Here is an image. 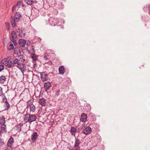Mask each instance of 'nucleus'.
<instances>
[{"label": "nucleus", "instance_id": "nucleus-1", "mask_svg": "<svg viewBox=\"0 0 150 150\" xmlns=\"http://www.w3.org/2000/svg\"><path fill=\"white\" fill-rule=\"evenodd\" d=\"M19 59L15 58L18 60V62L19 63V64H17L16 67L18 68L23 73L26 70V67L24 63L25 61V56L23 55H20L19 56Z\"/></svg>", "mask_w": 150, "mask_h": 150}, {"label": "nucleus", "instance_id": "nucleus-2", "mask_svg": "<svg viewBox=\"0 0 150 150\" xmlns=\"http://www.w3.org/2000/svg\"><path fill=\"white\" fill-rule=\"evenodd\" d=\"M1 64H4L6 67L10 68H12L14 66L16 67L17 64H19L16 59H15L12 62L11 60H8L7 58H5L1 60Z\"/></svg>", "mask_w": 150, "mask_h": 150}, {"label": "nucleus", "instance_id": "nucleus-3", "mask_svg": "<svg viewBox=\"0 0 150 150\" xmlns=\"http://www.w3.org/2000/svg\"><path fill=\"white\" fill-rule=\"evenodd\" d=\"M37 117L35 115L27 113L24 115L23 120L25 123L29 122L30 123L35 121Z\"/></svg>", "mask_w": 150, "mask_h": 150}, {"label": "nucleus", "instance_id": "nucleus-4", "mask_svg": "<svg viewBox=\"0 0 150 150\" xmlns=\"http://www.w3.org/2000/svg\"><path fill=\"white\" fill-rule=\"evenodd\" d=\"M21 15L19 12H16L14 16H12L11 18L10 22L12 26L14 28L16 26L15 22H18L19 21Z\"/></svg>", "mask_w": 150, "mask_h": 150}, {"label": "nucleus", "instance_id": "nucleus-5", "mask_svg": "<svg viewBox=\"0 0 150 150\" xmlns=\"http://www.w3.org/2000/svg\"><path fill=\"white\" fill-rule=\"evenodd\" d=\"M49 22L51 25L54 26L59 23V20L57 18L50 17L49 19Z\"/></svg>", "mask_w": 150, "mask_h": 150}, {"label": "nucleus", "instance_id": "nucleus-6", "mask_svg": "<svg viewBox=\"0 0 150 150\" xmlns=\"http://www.w3.org/2000/svg\"><path fill=\"white\" fill-rule=\"evenodd\" d=\"M17 33L19 37H23L25 36L26 32L25 29L21 28L18 29Z\"/></svg>", "mask_w": 150, "mask_h": 150}, {"label": "nucleus", "instance_id": "nucleus-7", "mask_svg": "<svg viewBox=\"0 0 150 150\" xmlns=\"http://www.w3.org/2000/svg\"><path fill=\"white\" fill-rule=\"evenodd\" d=\"M27 106H29L30 108V112L34 113L36 111V107L32 103L30 102V103L27 104Z\"/></svg>", "mask_w": 150, "mask_h": 150}, {"label": "nucleus", "instance_id": "nucleus-8", "mask_svg": "<svg viewBox=\"0 0 150 150\" xmlns=\"http://www.w3.org/2000/svg\"><path fill=\"white\" fill-rule=\"evenodd\" d=\"M2 98L3 99L2 101L3 103H6L5 105V110H8L9 108L10 105L8 102L5 96H2Z\"/></svg>", "mask_w": 150, "mask_h": 150}, {"label": "nucleus", "instance_id": "nucleus-9", "mask_svg": "<svg viewBox=\"0 0 150 150\" xmlns=\"http://www.w3.org/2000/svg\"><path fill=\"white\" fill-rule=\"evenodd\" d=\"M40 74L41 79L42 81H45L48 79V74L45 72H40Z\"/></svg>", "mask_w": 150, "mask_h": 150}, {"label": "nucleus", "instance_id": "nucleus-10", "mask_svg": "<svg viewBox=\"0 0 150 150\" xmlns=\"http://www.w3.org/2000/svg\"><path fill=\"white\" fill-rule=\"evenodd\" d=\"M17 36L16 33L14 31H13L11 32V37L10 40L15 44L16 42V40L17 39Z\"/></svg>", "mask_w": 150, "mask_h": 150}, {"label": "nucleus", "instance_id": "nucleus-11", "mask_svg": "<svg viewBox=\"0 0 150 150\" xmlns=\"http://www.w3.org/2000/svg\"><path fill=\"white\" fill-rule=\"evenodd\" d=\"M81 142H80V139L77 138L75 139V144L74 147L76 149V150H80L79 145Z\"/></svg>", "mask_w": 150, "mask_h": 150}, {"label": "nucleus", "instance_id": "nucleus-12", "mask_svg": "<svg viewBox=\"0 0 150 150\" xmlns=\"http://www.w3.org/2000/svg\"><path fill=\"white\" fill-rule=\"evenodd\" d=\"M51 86V83H50V82H45L44 84V87L45 91H47L50 89Z\"/></svg>", "mask_w": 150, "mask_h": 150}, {"label": "nucleus", "instance_id": "nucleus-13", "mask_svg": "<svg viewBox=\"0 0 150 150\" xmlns=\"http://www.w3.org/2000/svg\"><path fill=\"white\" fill-rule=\"evenodd\" d=\"M38 137V135L37 132H33L31 135V140L33 142H34L36 141Z\"/></svg>", "mask_w": 150, "mask_h": 150}, {"label": "nucleus", "instance_id": "nucleus-14", "mask_svg": "<svg viewBox=\"0 0 150 150\" xmlns=\"http://www.w3.org/2000/svg\"><path fill=\"white\" fill-rule=\"evenodd\" d=\"M26 43V41L24 39H21L19 40L18 44L21 47H24Z\"/></svg>", "mask_w": 150, "mask_h": 150}, {"label": "nucleus", "instance_id": "nucleus-15", "mask_svg": "<svg viewBox=\"0 0 150 150\" xmlns=\"http://www.w3.org/2000/svg\"><path fill=\"white\" fill-rule=\"evenodd\" d=\"M91 131V129L90 127H86L83 131V133L84 134L87 135L90 133Z\"/></svg>", "mask_w": 150, "mask_h": 150}, {"label": "nucleus", "instance_id": "nucleus-16", "mask_svg": "<svg viewBox=\"0 0 150 150\" xmlns=\"http://www.w3.org/2000/svg\"><path fill=\"white\" fill-rule=\"evenodd\" d=\"M46 100L44 98H42L40 99L38 101V103L42 106H44L46 105Z\"/></svg>", "mask_w": 150, "mask_h": 150}, {"label": "nucleus", "instance_id": "nucleus-17", "mask_svg": "<svg viewBox=\"0 0 150 150\" xmlns=\"http://www.w3.org/2000/svg\"><path fill=\"white\" fill-rule=\"evenodd\" d=\"M59 73L60 74L63 75L65 71V69L63 66H61L59 68Z\"/></svg>", "mask_w": 150, "mask_h": 150}, {"label": "nucleus", "instance_id": "nucleus-18", "mask_svg": "<svg viewBox=\"0 0 150 150\" xmlns=\"http://www.w3.org/2000/svg\"><path fill=\"white\" fill-rule=\"evenodd\" d=\"M14 142V140L13 138L11 137L8 139L7 142V145L8 147H11L13 143Z\"/></svg>", "mask_w": 150, "mask_h": 150}, {"label": "nucleus", "instance_id": "nucleus-19", "mask_svg": "<svg viewBox=\"0 0 150 150\" xmlns=\"http://www.w3.org/2000/svg\"><path fill=\"white\" fill-rule=\"evenodd\" d=\"M87 118L86 114L85 113H83L81 115L80 120L82 122H84L86 121Z\"/></svg>", "mask_w": 150, "mask_h": 150}, {"label": "nucleus", "instance_id": "nucleus-20", "mask_svg": "<svg viewBox=\"0 0 150 150\" xmlns=\"http://www.w3.org/2000/svg\"><path fill=\"white\" fill-rule=\"evenodd\" d=\"M6 76H1L0 77V83H4L5 81H6Z\"/></svg>", "mask_w": 150, "mask_h": 150}, {"label": "nucleus", "instance_id": "nucleus-21", "mask_svg": "<svg viewBox=\"0 0 150 150\" xmlns=\"http://www.w3.org/2000/svg\"><path fill=\"white\" fill-rule=\"evenodd\" d=\"M23 125V124L19 123L16 126V129L18 131V132H19L21 131V127Z\"/></svg>", "mask_w": 150, "mask_h": 150}, {"label": "nucleus", "instance_id": "nucleus-22", "mask_svg": "<svg viewBox=\"0 0 150 150\" xmlns=\"http://www.w3.org/2000/svg\"><path fill=\"white\" fill-rule=\"evenodd\" d=\"M76 128L74 127H72L70 130V132L72 135L75 136Z\"/></svg>", "mask_w": 150, "mask_h": 150}, {"label": "nucleus", "instance_id": "nucleus-23", "mask_svg": "<svg viewBox=\"0 0 150 150\" xmlns=\"http://www.w3.org/2000/svg\"><path fill=\"white\" fill-rule=\"evenodd\" d=\"M5 118L4 116H2L0 117V125L4 124L5 122Z\"/></svg>", "mask_w": 150, "mask_h": 150}, {"label": "nucleus", "instance_id": "nucleus-24", "mask_svg": "<svg viewBox=\"0 0 150 150\" xmlns=\"http://www.w3.org/2000/svg\"><path fill=\"white\" fill-rule=\"evenodd\" d=\"M20 52H21L18 48L16 47L14 49V53L16 55H18L20 53Z\"/></svg>", "mask_w": 150, "mask_h": 150}, {"label": "nucleus", "instance_id": "nucleus-25", "mask_svg": "<svg viewBox=\"0 0 150 150\" xmlns=\"http://www.w3.org/2000/svg\"><path fill=\"white\" fill-rule=\"evenodd\" d=\"M31 58L33 61H36L38 59V56L34 54H31Z\"/></svg>", "mask_w": 150, "mask_h": 150}, {"label": "nucleus", "instance_id": "nucleus-26", "mask_svg": "<svg viewBox=\"0 0 150 150\" xmlns=\"http://www.w3.org/2000/svg\"><path fill=\"white\" fill-rule=\"evenodd\" d=\"M1 125H2V126H1V131L3 132L6 133V125L5 124H2Z\"/></svg>", "mask_w": 150, "mask_h": 150}, {"label": "nucleus", "instance_id": "nucleus-27", "mask_svg": "<svg viewBox=\"0 0 150 150\" xmlns=\"http://www.w3.org/2000/svg\"><path fill=\"white\" fill-rule=\"evenodd\" d=\"M14 48V46L13 44H10L7 47V49L10 50L13 49Z\"/></svg>", "mask_w": 150, "mask_h": 150}, {"label": "nucleus", "instance_id": "nucleus-28", "mask_svg": "<svg viewBox=\"0 0 150 150\" xmlns=\"http://www.w3.org/2000/svg\"><path fill=\"white\" fill-rule=\"evenodd\" d=\"M25 2L28 4H32L33 2V0H24Z\"/></svg>", "mask_w": 150, "mask_h": 150}, {"label": "nucleus", "instance_id": "nucleus-29", "mask_svg": "<svg viewBox=\"0 0 150 150\" xmlns=\"http://www.w3.org/2000/svg\"><path fill=\"white\" fill-rule=\"evenodd\" d=\"M4 66L3 64H1L0 65V72L3 70L4 69Z\"/></svg>", "mask_w": 150, "mask_h": 150}, {"label": "nucleus", "instance_id": "nucleus-30", "mask_svg": "<svg viewBox=\"0 0 150 150\" xmlns=\"http://www.w3.org/2000/svg\"><path fill=\"white\" fill-rule=\"evenodd\" d=\"M21 2L20 1H18L17 3V6H18V8H20L21 6Z\"/></svg>", "mask_w": 150, "mask_h": 150}, {"label": "nucleus", "instance_id": "nucleus-31", "mask_svg": "<svg viewBox=\"0 0 150 150\" xmlns=\"http://www.w3.org/2000/svg\"><path fill=\"white\" fill-rule=\"evenodd\" d=\"M16 6H14L13 7H12V11L13 12H14V10H15L16 9Z\"/></svg>", "mask_w": 150, "mask_h": 150}, {"label": "nucleus", "instance_id": "nucleus-32", "mask_svg": "<svg viewBox=\"0 0 150 150\" xmlns=\"http://www.w3.org/2000/svg\"><path fill=\"white\" fill-rule=\"evenodd\" d=\"M5 24H6V26L7 27H10V24L9 23H8V22H6L5 23Z\"/></svg>", "mask_w": 150, "mask_h": 150}, {"label": "nucleus", "instance_id": "nucleus-33", "mask_svg": "<svg viewBox=\"0 0 150 150\" xmlns=\"http://www.w3.org/2000/svg\"><path fill=\"white\" fill-rule=\"evenodd\" d=\"M4 144V141H0V145L1 146Z\"/></svg>", "mask_w": 150, "mask_h": 150}, {"label": "nucleus", "instance_id": "nucleus-34", "mask_svg": "<svg viewBox=\"0 0 150 150\" xmlns=\"http://www.w3.org/2000/svg\"><path fill=\"white\" fill-rule=\"evenodd\" d=\"M147 9L149 11V13L150 15V5H148L147 7Z\"/></svg>", "mask_w": 150, "mask_h": 150}, {"label": "nucleus", "instance_id": "nucleus-35", "mask_svg": "<svg viewBox=\"0 0 150 150\" xmlns=\"http://www.w3.org/2000/svg\"><path fill=\"white\" fill-rule=\"evenodd\" d=\"M59 92H60V90H58L56 92L57 94V95H58V94H59Z\"/></svg>", "mask_w": 150, "mask_h": 150}, {"label": "nucleus", "instance_id": "nucleus-36", "mask_svg": "<svg viewBox=\"0 0 150 150\" xmlns=\"http://www.w3.org/2000/svg\"><path fill=\"white\" fill-rule=\"evenodd\" d=\"M2 88L0 87V93H2Z\"/></svg>", "mask_w": 150, "mask_h": 150}, {"label": "nucleus", "instance_id": "nucleus-37", "mask_svg": "<svg viewBox=\"0 0 150 150\" xmlns=\"http://www.w3.org/2000/svg\"><path fill=\"white\" fill-rule=\"evenodd\" d=\"M51 54H54V52L53 51L51 50Z\"/></svg>", "mask_w": 150, "mask_h": 150}, {"label": "nucleus", "instance_id": "nucleus-38", "mask_svg": "<svg viewBox=\"0 0 150 150\" xmlns=\"http://www.w3.org/2000/svg\"><path fill=\"white\" fill-rule=\"evenodd\" d=\"M60 28H61L62 29H64V26L62 25H60Z\"/></svg>", "mask_w": 150, "mask_h": 150}, {"label": "nucleus", "instance_id": "nucleus-39", "mask_svg": "<svg viewBox=\"0 0 150 150\" xmlns=\"http://www.w3.org/2000/svg\"><path fill=\"white\" fill-rule=\"evenodd\" d=\"M60 4L61 5L62 7H61V8H63V6L62 5V2H61Z\"/></svg>", "mask_w": 150, "mask_h": 150}, {"label": "nucleus", "instance_id": "nucleus-40", "mask_svg": "<svg viewBox=\"0 0 150 150\" xmlns=\"http://www.w3.org/2000/svg\"><path fill=\"white\" fill-rule=\"evenodd\" d=\"M44 59H47V56H44Z\"/></svg>", "mask_w": 150, "mask_h": 150}, {"label": "nucleus", "instance_id": "nucleus-41", "mask_svg": "<svg viewBox=\"0 0 150 150\" xmlns=\"http://www.w3.org/2000/svg\"><path fill=\"white\" fill-rule=\"evenodd\" d=\"M10 27H7V30H9V28H10Z\"/></svg>", "mask_w": 150, "mask_h": 150}, {"label": "nucleus", "instance_id": "nucleus-42", "mask_svg": "<svg viewBox=\"0 0 150 150\" xmlns=\"http://www.w3.org/2000/svg\"><path fill=\"white\" fill-rule=\"evenodd\" d=\"M32 50H33V51L34 52V49L33 48V49H32Z\"/></svg>", "mask_w": 150, "mask_h": 150}, {"label": "nucleus", "instance_id": "nucleus-43", "mask_svg": "<svg viewBox=\"0 0 150 150\" xmlns=\"http://www.w3.org/2000/svg\"><path fill=\"white\" fill-rule=\"evenodd\" d=\"M1 131L0 130V135H1Z\"/></svg>", "mask_w": 150, "mask_h": 150}, {"label": "nucleus", "instance_id": "nucleus-44", "mask_svg": "<svg viewBox=\"0 0 150 150\" xmlns=\"http://www.w3.org/2000/svg\"><path fill=\"white\" fill-rule=\"evenodd\" d=\"M99 140L100 141V139H99Z\"/></svg>", "mask_w": 150, "mask_h": 150}]
</instances>
